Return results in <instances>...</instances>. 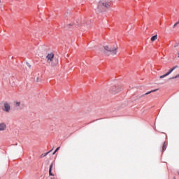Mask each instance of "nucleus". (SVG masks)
<instances>
[{
  "mask_svg": "<svg viewBox=\"0 0 179 179\" xmlns=\"http://www.w3.org/2000/svg\"><path fill=\"white\" fill-rule=\"evenodd\" d=\"M166 148H167V142L165 141L162 146V152H164V150H166Z\"/></svg>",
  "mask_w": 179,
  "mask_h": 179,
  "instance_id": "ddd939ff",
  "label": "nucleus"
},
{
  "mask_svg": "<svg viewBox=\"0 0 179 179\" xmlns=\"http://www.w3.org/2000/svg\"><path fill=\"white\" fill-rule=\"evenodd\" d=\"M166 76H169L168 73H165V74L161 76L159 78H160V79H163V78H166Z\"/></svg>",
  "mask_w": 179,
  "mask_h": 179,
  "instance_id": "dca6fc26",
  "label": "nucleus"
},
{
  "mask_svg": "<svg viewBox=\"0 0 179 179\" xmlns=\"http://www.w3.org/2000/svg\"><path fill=\"white\" fill-rule=\"evenodd\" d=\"M83 26H85V24H84V25H83V24H82V25H81V27H83Z\"/></svg>",
  "mask_w": 179,
  "mask_h": 179,
  "instance_id": "393cba45",
  "label": "nucleus"
},
{
  "mask_svg": "<svg viewBox=\"0 0 179 179\" xmlns=\"http://www.w3.org/2000/svg\"><path fill=\"white\" fill-rule=\"evenodd\" d=\"M52 150H54V148H52V150L46 153H43V154H41V157L43 158V157H45V156H47V155H48V153H50V152H52Z\"/></svg>",
  "mask_w": 179,
  "mask_h": 179,
  "instance_id": "9b49d317",
  "label": "nucleus"
},
{
  "mask_svg": "<svg viewBox=\"0 0 179 179\" xmlns=\"http://www.w3.org/2000/svg\"><path fill=\"white\" fill-rule=\"evenodd\" d=\"M15 107H20V101H15Z\"/></svg>",
  "mask_w": 179,
  "mask_h": 179,
  "instance_id": "2eb2a0df",
  "label": "nucleus"
},
{
  "mask_svg": "<svg viewBox=\"0 0 179 179\" xmlns=\"http://www.w3.org/2000/svg\"><path fill=\"white\" fill-rule=\"evenodd\" d=\"M27 66H29V68H31V65L29 62H27Z\"/></svg>",
  "mask_w": 179,
  "mask_h": 179,
  "instance_id": "aec40b11",
  "label": "nucleus"
},
{
  "mask_svg": "<svg viewBox=\"0 0 179 179\" xmlns=\"http://www.w3.org/2000/svg\"><path fill=\"white\" fill-rule=\"evenodd\" d=\"M178 78H179V74H177L176 76H173V77H171V78L169 79H177Z\"/></svg>",
  "mask_w": 179,
  "mask_h": 179,
  "instance_id": "f3484780",
  "label": "nucleus"
},
{
  "mask_svg": "<svg viewBox=\"0 0 179 179\" xmlns=\"http://www.w3.org/2000/svg\"><path fill=\"white\" fill-rule=\"evenodd\" d=\"M110 92L113 94H117V93L120 92V89H118V87L114 85L110 88Z\"/></svg>",
  "mask_w": 179,
  "mask_h": 179,
  "instance_id": "20e7f679",
  "label": "nucleus"
},
{
  "mask_svg": "<svg viewBox=\"0 0 179 179\" xmlns=\"http://www.w3.org/2000/svg\"><path fill=\"white\" fill-rule=\"evenodd\" d=\"M104 50L106 52H109L110 55H115L117 54V50H118V47H109L105 46Z\"/></svg>",
  "mask_w": 179,
  "mask_h": 179,
  "instance_id": "f257e3e1",
  "label": "nucleus"
},
{
  "mask_svg": "<svg viewBox=\"0 0 179 179\" xmlns=\"http://www.w3.org/2000/svg\"><path fill=\"white\" fill-rule=\"evenodd\" d=\"M46 58L48 59V62H50L51 61H52L55 59L54 53L48 54V55L46 56Z\"/></svg>",
  "mask_w": 179,
  "mask_h": 179,
  "instance_id": "423d86ee",
  "label": "nucleus"
},
{
  "mask_svg": "<svg viewBox=\"0 0 179 179\" xmlns=\"http://www.w3.org/2000/svg\"><path fill=\"white\" fill-rule=\"evenodd\" d=\"M59 149H61V147H57L55 150V152H58V150H59Z\"/></svg>",
  "mask_w": 179,
  "mask_h": 179,
  "instance_id": "412c9836",
  "label": "nucleus"
},
{
  "mask_svg": "<svg viewBox=\"0 0 179 179\" xmlns=\"http://www.w3.org/2000/svg\"><path fill=\"white\" fill-rule=\"evenodd\" d=\"M178 58H179V52H178Z\"/></svg>",
  "mask_w": 179,
  "mask_h": 179,
  "instance_id": "b1692460",
  "label": "nucleus"
},
{
  "mask_svg": "<svg viewBox=\"0 0 179 179\" xmlns=\"http://www.w3.org/2000/svg\"><path fill=\"white\" fill-rule=\"evenodd\" d=\"M175 48H177V47H179V43H176L175 45H174Z\"/></svg>",
  "mask_w": 179,
  "mask_h": 179,
  "instance_id": "4be33fe9",
  "label": "nucleus"
},
{
  "mask_svg": "<svg viewBox=\"0 0 179 179\" xmlns=\"http://www.w3.org/2000/svg\"><path fill=\"white\" fill-rule=\"evenodd\" d=\"M6 129V124L2 122L0 123V131H5Z\"/></svg>",
  "mask_w": 179,
  "mask_h": 179,
  "instance_id": "6e6552de",
  "label": "nucleus"
},
{
  "mask_svg": "<svg viewBox=\"0 0 179 179\" xmlns=\"http://www.w3.org/2000/svg\"><path fill=\"white\" fill-rule=\"evenodd\" d=\"M155 40H157V34L152 36L151 41H155Z\"/></svg>",
  "mask_w": 179,
  "mask_h": 179,
  "instance_id": "4468645a",
  "label": "nucleus"
},
{
  "mask_svg": "<svg viewBox=\"0 0 179 179\" xmlns=\"http://www.w3.org/2000/svg\"><path fill=\"white\" fill-rule=\"evenodd\" d=\"M176 68H178V66H173V68H171V69L169 71V72H167V73H168L169 75H170V73H171L173 72V71H174L175 69H176Z\"/></svg>",
  "mask_w": 179,
  "mask_h": 179,
  "instance_id": "f8f14e48",
  "label": "nucleus"
},
{
  "mask_svg": "<svg viewBox=\"0 0 179 179\" xmlns=\"http://www.w3.org/2000/svg\"><path fill=\"white\" fill-rule=\"evenodd\" d=\"M55 153H57V152H55V150L53 152L52 155H55Z\"/></svg>",
  "mask_w": 179,
  "mask_h": 179,
  "instance_id": "5701e85b",
  "label": "nucleus"
},
{
  "mask_svg": "<svg viewBox=\"0 0 179 179\" xmlns=\"http://www.w3.org/2000/svg\"><path fill=\"white\" fill-rule=\"evenodd\" d=\"M178 24H179V20H178V22H177L176 23L174 24L173 27L178 26Z\"/></svg>",
  "mask_w": 179,
  "mask_h": 179,
  "instance_id": "a211bd4d",
  "label": "nucleus"
},
{
  "mask_svg": "<svg viewBox=\"0 0 179 179\" xmlns=\"http://www.w3.org/2000/svg\"><path fill=\"white\" fill-rule=\"evenodd\" d=\"M3 110L6 113H9V111H10V105L8 103V102L4 103Z\"/></svg>",
  "mask_w": 179,
  "mask_h": 179,
  "instance_id": "7ed1b4c3",
  "label": "nucleus"
},
{
  "mask_svg": "<svg viewBox=\"0 0 179 179\" xmlns=\"http://www.w3.org/2000/svg\"><path fill=\"white\" fill-rule=\"evenodd\" d=\"M65 16H68L67 15H65Z\"/></svg>",
  "mask_w": 179,
  "mask_h": 179,
  "instance_id": "a878e982",
  "label": "nucleus"
},
{
  "mask_svg": "<svg viewBox=\"0 0 179 179\" xmlns=\"http://www.w3.org/2000/svg\"><path fill=\"white\" fill-rule=\"evenodd\" d=\"M73 27H79V22L77 24H69L66 25V30H72Z\"/></svg>",
  "mask_w": 179,
  "mask_h": 179,
  "instance_id": "f03ea898",
  "label": "nucleus"
},
{
  "mask_svg": "<svg viewBox=\"0 0 179 179\" xmlns=\"http://www.w3.org/2000/svg\"><path fill=\"white\" fill-rule=\"evenodd\" d=\"M0 2H1V0H0Z\"/></svg>",
  "mask_w": 179,
  "mask_h": 179,
  "instance_id": "bb28decb",
  "label": "nucleus"
},
{
  "mask_svg": "<svg viewBox=\"0 0 179 179\" xmlns=\"http://www.w3.org/2000/svg\"><path fill=\"white\" fill-rule=\"evenodd\" d=\"M51 66H57L58 64V59L55 58L51 62Z\"/></svg>",
  "mask_w": 179,
  "mask_h": 179,
  "instance_id": "0eeeda50",
  "label": "nucleus"
},
{
  "mask_svg": "<svg viewBox=\"0 0 179 179\" xmlns=\"http://www.w3.org/2000/svg\"><path fill=\"white\" fill-rule=\"evenodd\" d=\"M36 82L38 83V82H41V79H40V77H38L36 78Z\"/></svg>",
  "mask_w": 179,
  "mask_h": 179,
  "instance_id": "6ab92c4d",
  "label": "nucleus"
},
{
  "mask_svg": "<svg viewBox=\"0 0 179 179\" xmlns=\"http://www.w3.org/2000/svg\"><path fill=\"white\" fill-rule=\"evenodd\" d=\"M102 6H104L105 8H110V4L108 3H99L98 5V9H100Z\"/></svg>",
  "mask_w": 179,
  "mask_h": 179,
  "instance_id": "39448f33",
  "label": "nucleus"
},
{
  "mask_svg": "<svg viewBox=\"0 0 179 179\" xmlns=\"http://www.w3.org/2000/svg\"><path fill=\"white\" fill-rule=\"evenodd\" d=\"M158 90H159V89L152 90L145 93V94L142 95L141 96L143 97V96H148V94H150V93H155V92H157Z\"/></svg>",
  "mask_w": 179,
  "mask_h": 179,
  "instance_id": "1a4fd4ad",
  "label": "nucleus"
},
{
  "mask_svg": "<svg viewBox=\"0 0 179 179\" xmlns=\"http://www.w3.org/2000/svg\"><path fill=\"white\" fill-rule=\"evenodd\" d=\"M54 166V164L52 163L50 166V169H49V176H54V174H52V167Z\"/></svg>",
  "mask_w": 179,
  "mask_h": 179,
  "instance_id": "9d476101",
  "label": "nucleus"
}]
</instances>
